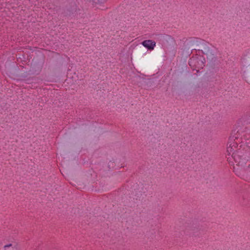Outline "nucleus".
Segmentation results:
<instances>
[{"mask_svg":"<svg viewBox=\"0 0 250 250\" xmlns=\"http://www.w3.org/2000/svg\"><path fill=\"white\" fill-rule=\"evenodd\" d=\"M241 153L240 151H237L232 155V158L238 167L237 168L234 167V168L236 170V174L238 176L250 182V164H247L246 158L241 155Z\"/></svg>","mask_w":250,"mask_h":250,"instance_id":"1","label":"nucleus"},{"mask_svg":"<svg viewBox=\"0 0 250 250\" xmlns=\"http://www.w3.org/2000/svg\"><path fill=\"white\" fill-rule=\"evenodd\" d=\"M188 64L193 70H196L197 72L199 71V69H202L205 66L204 62L197 57L190 58Z\"/></svg>","mask_w":250,"mask_h":250,"instance_id":"2","label":"nucleus"},{"mask_svg":"<svg viewBox=\"0 0 250 250\" xmlns=\"http://www.w3.org/2000/svg\"><path fill=\"white\" fill-rule=\"evenodd\" d=\"M238 139L237 136H235L231 134V136L229 137V139L228 145L229 146L227 147V152L230 154L232 153L231 155L233 153H235L237 151H240V155H242V152L241 150H237L234 151V149L236 148L238 146V142H236L235 140Z\"/></svg>","mask_w":250,"mask_h":250,"instance_id":"3","label":"nucleus"},{"mask_svg":"<svg viewBox=\"0 0 250 250\" xmlns=\"http://www.w3.org/2000/svg\"><path fill=\"white\" fill-rule=\"evenodd\" d=\"M198 53H201L206 55L207 58L210 59H213L214 58H215V52L206 44L203 45L202 49L198 50Z\"/></svg>","mask_w":250,"mask_h":250,"instance_id":"4","label":"nucleus"},{"mask_svg":"<svg viewBox=\"0 0 250 250\" xmlns=\"http://www.w3.org/2000/svg\"><path fill=\"white\" fill-rule=\"evenodd\" d=\"M142 44L148 50H152L154 49V48L156 45V42L152 40H147L144 41L142 42Z\"/></svg>","mask_w":250,"mask_h":250,"instance_id":"5","label":"nucleus"},{"mask_svg":"<svg viewBox=\"0 0 250 250\" xmlns=\"http://www.w3.org/2000/svg\"><path fill=\"white\" fill-rule=\"evenodd\" d=\"M4 250H17V248L16 247V245L9 244L4 246Z\"/></svg>","mask_w":250,"mask_h":250,"instance_id":"6","label":"nucleus"}]
</instances>
